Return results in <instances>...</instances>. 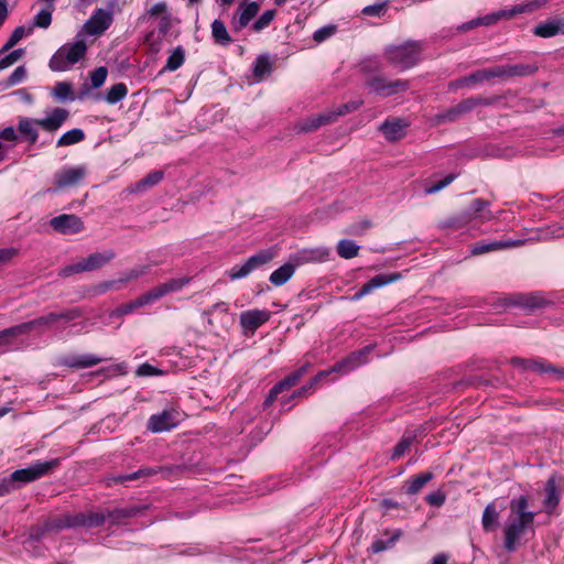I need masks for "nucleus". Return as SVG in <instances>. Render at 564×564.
<instances>
[{
  "mask_svg": "<svg viewBox=\"0 0 564 564\" xmlns=\"http://www.w3.org/2000/svg\"><path fill=\"white\" fill-rule=\"evenodd\" d=\"M528 508V496H520L510 501V513L503 527L505 547L509 552L516 550L529 530L533 531L535 513Z\"/></svg>",
  "mask_w": 564,
  "mask_h": 564,
  "instance_id": "f257e3e1",
  "label": "nucleus"
},
{
  "mask_svg": "<svg viewBox=\"0 0 564 564\" xmlns=\"http://www.w3.org/2000/svg\"><path fill=\"white\" fill-rule=\"evenodd\" d=\"M87 52V45L82 33H77L73 43L61 46L50 59V68L54 72H65L82 59Z\"/></svg>",
  "mask_w": 564,
  "mask_h": 564,
  "instance_id": "f03ea898",
  "label": "nucleus"
},
{
  "mask_svg": "<svg viewBox=\"0 0 564 564\" xmlns=\"http://www.w3.org/2000/svg\"><path fill=\"white\" fill-rule=\"evenodd\" d=\"M535 68L530 65H501L487 69L477 70L460 80L462 85H470L490 80L492 78H510L516 76H525L534 73Z\"/></svg>",
  "mask_w": 564,
  "mask_h": 564,
  "instance_id": "7ed1b4c3",
  "label": "nucleus"
},
{
  "mask_svg": "<svg viewBox=\"0 0 564 564\" xmlns=\"http://www.w3.org/2000/svg\"><path fill=\"white\" fill-rule=\"evenodd\" d=\"M421 51L422 46L419 42L409 41L387 47L386 57L393 67L405 70L419 62Z\"/></svg>",
  "mask_w": 564,
  "mask_h": 564,
  "instance_id": "20e7f679",
  "label": "nucleus"
},
{
  "mask_svg": "<svg viewBox=\"0 0 564 564\" xmlns=\"http://www.w3.org/2000/svg\"><path fill=\"white\" fill-rule=\"evenodd\" d=\"M115 256L116 254L112 250L91 253L87 258H83L79 261L63 268L59 272V275L67 278L76 273L100 269L109 263L115 258Z\"/></svg>",
  "mask_w": 564,
  "mask_h": 564,
  "instance_id": "39448f33",
  "label": "nucleus"
},
{
  "mask_svg": "<svg viewBox=\"0 0 564 564\" xmlns=\"http://www.w3.org/2000/svg\"><path fill=\"white\" fill-rule=\"evenodd\" d=\"M371 351V347H365L361 350L352 352L345 360L337 362L330 370L319 372L310 383L308 387H304L297 390L294 395L300 397L307 392L308 389H312L313 386L322 378L328 376L330 372H346L355 369L356 367L366 362L367 355Z\"/></svg>",
  "mask_w": 564,
  "mask_h": 564,
  "instance_id": "423d86ee",
  "label": "nucleus"
},
{
  "mask_svg": "<svg viewBox=\"0 0 564 564\" xmlns=\"http://www.w3.org/2000/svg\"><path fill=\"white\" fill-rule=\"evenodd\" d=\"M544 3H545V0H530L525 3L517 4V6L512 7L511 9L500 10L498 12L488 14L481 19L473 21L471 26L479 25V24L490 25V24L496 23L500 19H511L518 14L531 13V12L542 8L544 6Z\"/></svg>",
  "mask_w": 564,
  "mask_h": 564,
  "instance_id": "0eeeda50",
  "label": "nucleus"
},
{
  "mask_svg": "<svg viewBox=\"0 0 564 564\" xmlns=\"http://www.w3.org/2000/svg\"><path fill=\"white\" fill-rule=\"evenodd\" d=\"M82 316V311L78 307L64 310L61 312H51L46 315L40 316L31 321L33 330L42 334L47 329H51L57 323L70 322Z\"/></svg>",
  "mask_w": 564,
  "mask_h": 564,
  "instance_id": "6e6552de",
  "label": "nucleus"
},
{
  "mask_svg": "<svg viewBox=\"0 0 564 564\" xmlns=\"http://www.w3.org/2000/svg\"><path fill=\"white\" fill-rule=\"evenodd\" d=\"M55 527L57 529L70 528V527H85L96 528L100 527L106 522V513L104 512H87L67 514L62 519L56 520Z\"/></svg>",
  "mask_w": 564,
  "mask_h": 564,
  "instance_id": "1a4fd4ad",
  "label": "nucleus"
},
{
  "mask_svg": "<svg viewBox=\"0 0 564 564\" xmlns=\"http://www.w3.org/2000/svg\"><path fill=\"white\" fill-rule=\"evenodd\" d=\"M274 258L271 250H262L250 257L243 264L232 267L228 272L230 280H239L249 275L256 269L269 263Z\"/></svg>",
  "mask_w": 564,
  "mask_h": 564,
  "instance_id": "9d476101",
  "label": "nucleus"
},
{
  "mask_svg": "<svg viewBox=\"0 0 564 564\" xmlns=\"http://www.w3.org/2000/svg\"><path fill=\"white\" fill-rule=\"evenodd\" d=\"M58 459H52L47 462H37L26 468L18 469L13 471L10 477L13 480L14 485L17 482L28 484L34 481L44 475H46L51 469L57 466Z\"/></svg>",
  "mask_w": 564,
  "mask_h": 564,
  "instance_id": "9b49d317",
  "label": "nucleus"
},
{
  "mask_svg": "<svg viewBox=\"0 0 564 564\" xmlns=\"http://www.w3.org/2000/svg\"><path fill=\"white\" fill-rule=\"evenodd\" d=\"M112 21L113 18L110 11H107L105 9H97L91 14V17L85 22L79 33H82L83 36L85 34L94 36L101 35L106 30L109 29Z\"/></svg>",
  "mask_w": 564,
  "mask_h": 564,
  "instance_id": "f8f14e48",
  "label": "nucleus"
},
{
  "mask_svg": "<svg viewBox=\"0 0 564 564\" xmlns=\"http://www.w3.org/2000/svg\"><path fill=\"white\" fill-rule=\"evenodd\" d=\"M366 85L373 93L384 97L394 95L399 91H404L409 87V84L405 80H388L387 78L379 76L369 78L366 82Z\"/></svg>",
  "mask_w": 564,
  "mask_h": 564,
  "instance_id": "ddd939ff",
  "label": "nucleus"
},
{
  "mask_svg": "<svg viewBox=\"0 0 564 564\" xmlns=\"http://www.w3.org/2000/svg\"><path fill=\"white\" fill-rule=\"evenodd\" d=\"M180 415L173 409L163 410L159 414H153L148 421V429L153 433L169 431L178 424Z\"/></svg>",
  "mask_w": 564,
  "mask_h": 564,
  "instance_id": "4468645a",
  "label": "nucleus"
},
{
  "mask_svg": "<svg viewBox=\"0 0 564 564\" xmlns=\"http://www.w3.org/2000/svg\"><path fill=\"white\" fill-rule=\"evenodd\" d=\"M51 226L63 235H74L84 229L83 220L76 215L63 214L51 219Z\"/></svg>",
  "mask_w": 564,
  "mask_h": 564,
  "instance_id": "2eb2a0df",
  "label": "nucleus"
},
{
  "mask_svg": "<svg viewBox=\"0 0 564 564\" xmlns=\"http://www.w3.org/2000/svg\"><path fill=\"white\" fill-rule=\"evenodd\" d=\"M86 176L84 166L64 167L54 176V185L56 189L75 186Z\"/></svg>",
  "mask_w": 564,
  "mask_h": 564,
  "instance_id": "dca6fc26",
  "label": "nucleus"
},
{
  "mask_svg": "<svg viewBox=\"0 0 564 564\" xmlns=\"http://www.w3.org/2000/svg\"><path fill=\"white\" fill-rule=\"evenodd\" d=\"M257 2L241 3L231 19V28L234 31H241L259 12Z\"/></svg>",
  "mask_w": 564,
  "mask_h": 564,
  "instance_id": "f3484780",
  "label": "nucleus"
},
{
  "mask_svg": "<svg viewBox=\"0 0 564 564\" xmlns=\"http://www.w3.org/2000/svg\"><path fill=\"white\" fill-rule=\"evenodd\" d=\"M480 101L478 99L468 98L458 105L447 109L446 111L435 116L436 123L453 122L464 113L474 109Z\"/></svg>",
  "mask_w": 564,
  "mask_h": 564,
  "instance_id": "a211bd4d",
  "label": "nucleus"
},
{
  "mask_svg": "<svg viewBox=\"0 0 564 564\" xmlns=\"http://www.w3.org/2000/svg\"><path fill=\"white\" fill-rule=\"evenodd\" d=\"M271 313L268 310H249L240 314V325L245 330L254 332L269 321Z\"/></svg>",
  "mask_w": 564,
  "mask_h": 564,
  "instance_id": "6ab92c4d",
  "label": "nucleus"
},
{
  "mask_svg": "<svg viewBox=\"0 0 564 564\" xmlns=\"http://www.w3.org/2000/svg\"><path fill=\"white\" fill-rule=\"evenodd\" d=\"M545 498L543 500V506L545 512L552 514L560 503V488L557 484V477L552 475L545 482Z\"/></svg>",
  "mask_w": 564,
  "mask_h": 564,
  "instance_id": "aec40b11",
  "label": "nucleus"
},
{
  "mask_svg": "<svg viewBox=\"0 0 564 564\" xmlns=\"http://www.w3.org/2000/svg\"><path fill=\"white\" fill-rule=\"evenodd\" d=\"M399 278H400V274H390V275L379 274V275H376L372 279H370L369 282L365 283L360 288V290L352 295L351 300L352 301H358L361 297H364L365 295L371 293L375 289H378V288L384 286V285H387V284H389L391 282H394Z\"/></svg>",
  "mask_w": 564,
  "mask_h": 564,
  "instance_id": "412c9836",
  "label": "nucleus"
},
{
  "mask_svg": "<svg viewBox=\"0 0 564 564\" xmlns=\"http://www.w3.org/2000/svg\"><path fill=\"white\" fill-rule=\"evenodd\" d=\"M533 34L539 37H552L564 34V19H549L533 29Z\"/></svg>",
  "mask_w": 564,
  "mask_h": 564,
  "instance_id": "4be33fe9",
  "label": "nucleus"
},
{
  "mask_svg": "<svg viewBox=\"0 0 564 564\" xmlns=\"http://www.w3.org/2000/svg\"><path fill=\"white\" fill-rule=\"evenodd\" d=\"M68 115L66 109L55 108L46 118L36 119V122L44 130L54 132L66 121Z\"/></svg>",
  "mask_w": 564,
  "mask_h": 564,
  "instance_id": "5701e85b",
  "label": "nucleus"
},
{
  "mask_svg": "<svg viewBox=\"0 0 564 564\" xmlns=\"http://www.w3.org/2000/svg\"><path fill=\"white\" fill-rule=\"evenodd\" d=\"M408 124L400 119L387 120L380 127V131L387 140L397 141L405 135Z\"/></svg>",
  "mask_w": 564,
  "mask_h": 564,
  "instance_id": "b1692460",
  "label": "nucleus"
},
{
  "mask_svg": "<svg viewBox=\"0 0 564 564\" xmlns=\"http://www.w3.org/2000/svg\"><path fill=\"white\" fill-rule=\"evenodd\" d=\"M101 360V358H98L94 355H69L63 357L61 362L62 365L69 368L82 369L96 366Z\"/></svg>",
  "mask_w": 564,
  "mask_h": 564,
  "instance_id": "393cba45",
  "label": "nucleus"
},
{
  "mask_svg": "<svg viewBox=\"0 0 564 564\" xmlns=\"http://www.w3.org/2000/svg\"><path fill=\"white\" fill-rule=\"evenodd\" d=\"M511 364L516 367H522L534 372H555L563 373L564 370L554 368L553 366L545 364L543 360H531L522 358H512Z\"/></svg>",
  "mask_w": 564,
  "mask_h": 564,
  "instance_id": "a878e982",
  "label": "nucleus"
},
{
  "mask_svg": "<svg viewBox=\"0 0 564 564\" xmlns=\"http://www.w3.org/2000/svg\"><path fill=\"white\" fill-rule=\"evenodd\" d=\"M524 243V240H501V241H495L491 243H476L471 248L473 254H482L489 251L505 249V248H511V247H519Z\"/></svg>",
  "mask_w": 564,
  "mask_h": 564,
  "instance_id": "bb28decb",
  "label": "nucleus"
},
{
  "mask_svg": "<svg viewBox=\"0 0 564 564\" xmlns=\"http://www.w3.org/2000/svg\"><path fill=\"white\" fill-rule=\"evenodd\" d=\"M145 510V507L132 506L129 508L115 509L106 513V520L109 519L111 524H121L128 518H133Z\"/></svg>",
  "mask_w": 564,
  "mask_h": 564,
  "instance_id": "cd10ccee",
  "label": "nucleus"
},
{
  "mask_svg": "<svg viewBox=\"0 0 564 564\" xmlns=\"http://www.w3.org/2000/svg\"><path fill=\"white\" fill-rule=\"evenodd\" d=\"M545 303V299L540 293L519 294L513 300L514 305L530 310L542 307Z\"/></svg>",
  "mask_w": 564,
  "mask_h": 564,
  "instance_id": "c85d7f7f",
  "label": "nucleus"
},
{
  "mask_svg": "<svg viewBox=\"0 0 564 564\" xmlns=\"http://www.w3.org/2000/svg\"><path fill=\"white\" fill-rule=\"evenodd\" d=\"M33 332L31 321L6 328L0 332V339H3V344L8 345L11 343L10 338L25 335Z\"/></svg>",
  "mask_w": 564,
  "mask_h": 564,
  "instance_id": "c756f323",
  "label": "nucleus"
},
{
  "mask_svg": "<svg viewBox=\"0 0 564 564\" xmlns=\"http://www.w3.org/2000/svg\"><path fill=\"white\" fill-rule=\"evenodd\" d=\"M295 272V267L291 263H285L279 269L274 270L269 280L275 286H281L286 283Z\"/></svg>",
  "mask_w": 564,
  "mask_h": 564,
  "instance_id": "7c9ffc66",
  "label": "nucleus"
},
{
  "mask_svg": "<svg viewBox=\"0 0 564 564\" xmlns=\"http://www.w3.org/2000/svg\"><path fill=\"white\" fill-rule=\"evenodd\" d=\"M433 478L434 475L432 471H425L412 477L406 482L405 492L408 495L417 494Z\"/></svg>",
  "mask_w": 564,
  "mask_h": 564,
  "instance_id": "2f4dec72",
  "label": "nucleus"
},
{
  "mask_svg": "<svg viewBox=\"0 0 564 564\" xmlns=\"http://www.w3.org/2000/svg\"><path fill=\"white\" fill-rule=\"evenodd\" d=\"M329 253V250L324 247L304 249L300 253V259L303 262H323L328 260Z\"/></svg>",
  "mask_w": 564,
  "mask_h": 564,
  "instance_id": "473e14b6",
  "label": "nucleus"
},
{
  "mask_svg": "<svg viewBox=\"0 0 564 564\" xmlns=\"http://www.w3.org/2000/svg\"><path fill=\"white\" fill-rule=\"evenodd\" d=\"M36 127H39L36 119L22 118L18 123V131L25 135L30 143L34 144L39 138Z\"/></svg>",
  "mask_w": 564,
  "mask_h": 564,
  "instance_id": "72a5a7b5",
  "label": "nucleus"
},
{
  "mask_svg": "<svg viewBox=\"0 0 564 564\" xmlns=\"http://www.w3.org/2000/svg\"><path fill=\"white\" fill-rule=\"evenodd\" d=\"M212 35L216 43L220 45H228L232 42L225 23L221 20H215L212 23Z\"/></svg>",
  "mask_w": 564,
  "mask_h": 564,
  "instance_id": "f704fd0d",
  "label": "nucleus"
},
{
  "mask_svg": "<svg viewBox=\"0 0 564 564\" xmlns=\"http://www.w3.org/2000/svg\"><path fill=\"white\" fill-rule=\"evenodd\" d=\"M189 282H191V278L183 276V278H177V279H170L163 283H160L159 286L162 291L163 296H165L170 293L181 291Z\"/></svg>",
  "mask_w": 564,
  "mask_h": 564,
  "instance_id": "c9c22d12",
  "label": "nucleus"
},
{
  "mask_svg": "<svg viewBox=\"0 0 564 564\" xmlns=\"http://www.w3.org/2000/svg\"><path fill=\"white\" fill-rule=\"evenodd\" d=\"M272 65L268 56H259L253 64V76L257 80H262L264 77L270 75Z\"/></svg>",
  "mask_w": 564,
  "mask_h": 564,
  "instance_id": "e433bc0d",
  "label": "nucleus"
},
{
  "mask_svg": "<svg viewBox=\"0 0 564 564\" xmlns=\"http://www.w3.org/2000/svg\"><path fill=\"white\" fill-rule=\"evenodd\" d=\"M151 270V265L150 264H139V265H135L134 268L123 272L121 274V276L119 278L118 282L119 283H129L131 281H134L145 274H148Z\"/></svg>",
  "mask_w": 564,
  "mask_h": 564,
  "instance_id": "4c0bfd02",
  "label": "nucleus"
},
{
  "mask_svg": "<svg viewBox=\"0 0 564 564\" xmlns=\"http://www.w3.org/2000/svg\"><path fill=\"white\" fill-rule=\"evenodd\" d=\"M360 247L352 240L343 239L337 245V253L344 259L355 258L359 252Z\"/></svg>",
  "mask_w": 564,
  "mask_h": 564,
  "instance_id": "58836bf2",
  "label": "nucleus"
},
{
  "mask_svg": "<svg viewBox=\"0 0 564 564\" xmlns=\"http://www.w3.org/2000/svg\"><path fill=\"white\" fill-rule=\"evenodd\" d=\"M154 474V470L151 468H141L134 473L126 474V475H118L115 477H110L107 479V485L110 486L111 484H118V482H124V481H131L135 480L140 477H145Z\"/></svg>",
  "mask_w": 564,
  "mask_h": 564,
  "instance_id": "ea45409f",
  "label": "nucleus"
},
{
  "mask_svg": "<svg viewBox=\"0 0 564 564\" xmlns=\"http://www.w3.org/2000/svg\"><path fill=\"white\" fill-rule=\"evenodd\" d=\"M85 138V133L82 129H72L67 132H65L58 140H57V147H68L76 144L80 141H83Z\"/></svg>",
  "mask_w": 564,
  "mask_h": 564,
  "instance_id": "a19ab883",
  "label": "nucleus"
},
{
  "mask_svg": "<svg viewBox=\"0 0 564 564\" xmlns=\"http://www.w3.org/2000/svg\"><path fill=\"white\" fill-rule=\"evenodd\" d=\"M498 518H499V513L497 511L496 505L494 502L487 505L484 510L482 519H481L484 529L486 531H490L494 528V525L497 523Z\"/></svg>",
  "mask_w": 564,
  "mask_h": 564,
  "instance_id": "79ce46f5",
  "label": "nucleus"
},
{
  "mask_svg": "<svg viewBox=\"0 0 564 564\" xmlns=\"http://www.w3.org/2000/svg\"><path fill=\"white\" fill-rule=\"evenodd\" d=\"M308 367H310L308 362L301 366L299 369L293 371L286 378L281 380L279 382V388H283L284 390H288V389L292 388L293 386H295L299 382V380L307 372Z\"/></svg>",
  "mask_w": 564,
  "mask_h": 564,
  "instance_id": "37998d69",
  "label": "nucleus"
},
{
  "mask_svg": "<svg viewBox=\"0 0 564 564\" xmlns=\"http://www.w3.org/2000/svg\"><path fill=\"white\" fill-rule=\"evenodd\" d=\"M386 534H390V532L387 531ZM401 530H395L391 532V535L388 541H383L381 539L373 541L370 547L372 553H379L393 546L398 539L401 536Z\"/></svg>",
  "mask_w": 564,
  "mask_h": 564,
  "instance_id": "c03bdc74",
  "label": "nucleus"
},
{
  "mask_svg": "<svg viewBox=\"0 0 564 564\" xmlns=\"http://www.w3.org/2000/svg\"><path fill=\"white\" fill-rule=\"evenodd\" d=\"M162 178L163 173L161 171L151 172L145 177L135 183L132 192H141L147 187H152L156 185Z\"/></svg>",
  "mask_w": 564,
  "mask_h": 564,
  "instance_id": "a18cd8bd",
  "label": "nucleus"
},
{
  "mask_svg": "<svg viewBox=\"0 0 564 564\" xmlns=\"http://www.w3.org/2000/svg\"><path fill=\"white\" fill-rule=\"evenodd\" d=\"M128 94V88L123 83H118L110 87L106 95V101L110 105L122 100Z\"/></svg>",
  "mask_w": 564,
  "mask_h": 564,
  "instance_id": "49530a36",
  "label": "nucleus"
},
{
  "mask_svg": "<svg viewBox=\"0 0 564 564\" xmlns=\"http://www.w3.org/2000/svg\"><path fill=\"white\" fill-rule=\"evenodd\" d=\"M185 56L184 51L181 47H177L167 58L164 69L166 70H176L184 63Z\"/></svg>",
  "mask_w": 564,
  "mask_h": 564,
  "instance_id": "de8ad7c7",
  "label": "nucleus"
},
{
  "mask_svg": "<svg viewBox=\"0 0 564 564\" xmlns=\"http://www.w3.org/2000/svg\"><path fill=\"white\" fill-rule=\"evenodd\" d=\"M161 297H163V294H162V291L159 286V284L154 288H152L151 290H149L148 292L141 294L140 296H138V303L139 305H142V306H145L148 304H151L158 300H160Z\"/></svg>",
  "mask_w": 564,
  "mask_h": 564,
  "instance_id": "09e8293b",
  "label": "nucleus"
},
{
  "mask_svg": "<svg viewBox=\"0 0 564 564\" xmlns=\"http://www.w3.org/2000/svg\"><path fill=\"white\" fill-rule=\"evenodd\" d=\"M323 127L321 122V117L318 113L312 115L304 120H302L299 124V129L302 132H311L318 128Z\"/></svg>",
  "mask_w": 564,
  "mask_h": 564,
  "instance_id": "8fccbe9b",
  "label": "nucleus"
},
{
  "mask_svg": "<svg viewBox=\"0 0 564 564\" xmlns=\"http://www.w3.org/2000/svg\"><path fill=\"white\" fill-rule=\"evenodd\" d=\"M414 436H403L393 449L392 459H398L403 456L412 446Z\"/></svg>",
  "mask_w": 564,
  "mask_h": 564,
  "instance_id": "3c124183",
  "label": "nucleus"
},
{
  "mask_svg": "<svg viewBox=\"0 0 564 564\" xmlns=\"http://www.w3.org/2000/svg\"><path fill=\"white\" fill-rule=\"evenodd\" d=\"M108 70L105 66L95 68L90 74V82L94 88H99L106 82Z\"/></svg>",
  "mask_w": 564,
  "mask_h": 564,
  "instance_id": "603ef678",
  "label": "nucleus"
},
{
  "mask_svg": "<svg viewBox=\"0 0 564 564\" xmlns=\"http://www.w3.org/2000/svg\"><path fill=\"white\" fill-rule=\"evenodd\" d=\"M26 68L25 66H18L14 72L9 76L8 80H7V87H12V86H15L18 84H20L21 82H23L26 77Z\"/></svg>",
  "mask_w": 564,
  "mask_h": 564,
  "instance_id": "864d4df0",
  "label": "nucleus"
},
{
  "mask_svg": "<svg viewBox=\"0 0 564 564\" xmlns=\"http://www.w3.org/2000/svg\"><path fill=\"white\" fill-rule=\"evenodd\" d=\"M52 22V10H41L34 18V25L47 29Z\"/></svg>",
  "mask_w": 564,
  "mask_h": 564,
  "instance_id": "5fc2aeb1",
  "label": "nucleus"
},
{
  "mask_svg": "<svg viewBox=\"0 0 564 564\" xmlns=\"http://www.w3.org/2000/svg\"><path fill=\"white\" fill-rule=\"evenodd\" d=\"M336 30H337L336 25L323 26L314 32L313 39L315 42L322 43L323 41H325V40L329 39L332 35H334Z\"/></svg>",
  "mask_w": 564,
  "mask_h": 564,
  "instance_id": "6e6d98bb",
  "label": "nucleus"
},
{
  "mask_svg": "<svg viewBox=\"0 0 564 564\" xmlns=\"http://www.w3.org/2000/svg\"><path fill=\"white\" fill-rule=\"evenodd\" d=\"M455 178H456L455 174H449V175L445 176L443 180H441L440 182H437V183L426 187L425 188V193L429 194V195L437 193L441 189H443L446 186H448Z\"/></svg>",
  "mask_w": 564,
  "mask_h": 564,
  "instance_id": "4d7b16f0",
  "label": "nucleus"
},
{
  "mask_svg": "<svg viewBox=\"0 0 564 564\" xmlns=\"http://www.w3.org/2000/svg\"><path fill=\"white\" fill-rule=\"evenodd\" d=\"M274 18V11L268 10L263 12L259 19L253 23V30L254 31H261L262 29L267 28Z\"/></svg>",
  "mask_w": 564,
  "mask_h": 564,
  "instance_id": "13d9d810",
  "label": "nucleus"
},
{
  "mask_svg": "<svg viewBox=\"0 0 564 564\" xmlns=\"http://www.w3.org/2000/svg\"><path fill=\"white\" fill-rule=\"evenodd\" d=\"M362 104H364L362 100H352V101L339 105V106L335 107L336 113L338 115V117L345 116L349 112L357 110Z\"/></svg>",
  "mask_w": 564,
  "mask_h": 564,
  "instance_id": "bf43d9fd",
  "label": "nucleus"
},
{
  "mask_svg": "<svg viewBox=\"0 0 564 564\" xmlns=\"http://www.w3.org/2000/svg\"><path fill=\"white\" fill-rule=\"evenodd\" d=\"M487 204L488 203L486 200L479 198L473 200L467 212L466 220H470L474 217H476L479 213H481L485 209Z\"/></svg>",
  "mask_w": 564,
  "mask_h": 564,
  "instance_id": "052dcab7",
  "label": "nucleus"
},
{
  "mask_svg": "<svg viewBox=\"0 0 564 564\" xmlns=\"http://www.w3.org/2000/svg\"><path fill=\"white\" fill-rule=\"evenodd\" d=\"M387 10V3H376L362 9V13L368 17H381Z\"/></svg>",
  "mask_w": 564,
  "mask_h": 564,
  "instance_id": "680f3d73",
  "label": "nucleus"
},
{
  "mask_svg": "<svg viewBox=\"0 0 564 564\" xmlns=\"http://www.w3.org/2000/svg\"><path fill=\"white\" fill-rule=\"evenodd\" d=\"M425 500L431 506L441 507L444 505V502L446 500V495L442 490H436V491L429 494L425 497Z\"/></svg>",
  "mask_w": 564,
  "mask_h": 564,
  "instance_id": "e2e57ef3",
  "label": "nucleus"
},
{
  "mask_svg": "<svg viewBox=\"0 0 564 564\" xmlns=\"http://www.w3.org/2000/svg\"><path fill=\"white\" fill-rule=\"evenodd\" d=\"M70 94H72V86L68 83L61 82V83H57L56 86L54 87V95L57 98L66 99L70 96Z\"/></svg>",
  "mask_w": 564,
  "mask_h": 564,
  "instance_id": "0e129e2a",
  "label": "nucleus"
},
{
  "mask_svg": "<svg viewBox=\"0 0 564 564\" xmlns=\"http://www.w3.org/2000/svg\"><path fill=\"white\" fill-rule=\"evenodd\" d=\"M138 297L129 303L122 304L119 307L116 308L115 314L116 315H127L132 313L134 310L142 307V305L137 304Z\"/></svg>",
  "mask_w": 564,
  "mask_h": 564,
  "instance_id": "69168bd1",
  "label": "nucleus"
},
{
  "mask_svg": "<svg viewBox=\"0 0 564 564\" xmlns=\"http://www.w3.org/2000/svg\"><path fill=\"white\" fill-rule=\"evenodd\" d=\"M321 117V122L323 126L335 122L339 117L336 113V108L327 109L321 113H318Z\"/></svg>",
  "mask_w": 564,
  "mask_h": 564,
  "instance_id": "338daca9",
  "label": "nucleus"
},
{
  "mask_svg": "<svg viewBox=\"0 0 564 564\" xmlns=\"http://www.w3.org/2000/svg\"><path fill=\"white\" fill-rule=\"evenodd\" d=\"M321 117V122L323 126L335 122L339 117L336 113V108L327 109L321 113H318Z\"/></svg>",
  "mask_w": 564,
  "mask_h": 564,
  "instance_id": "774afa93",
  "label": "nucleus"
}]
</instances>
